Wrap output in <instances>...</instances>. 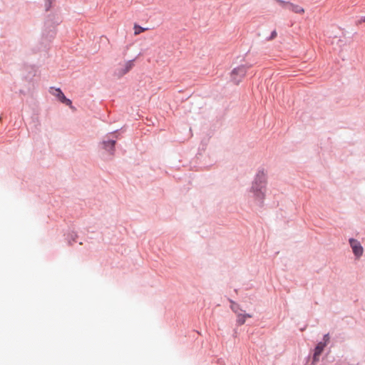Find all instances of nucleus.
<instances>
[{"mask_svg": "<svg viewBox=\"0 0 365 365\" xmlns=\"http://www.w3.org/2000/svg\"><path fill=\"white\" fill-rule=\"evenodd\" d=\"M104 144V148L107 150H113L114 146H115V140H108V141H105L103 143Z\"/></svg>", "mask_w": 365, "mask_h": 365, "instance_id": "9d476101", "label": "nucleus"}, {"mask_svg": "<svg viewBox=\"0 0 365 365\" xmlns=\"http://www.w3.org/2000/svg\"><path fill=\"white\" fill-rule=\"evenodd\" d=\"M133 29H134V35H135V36L139 35L142 32H144L145 31L148 30L147 28H143L138 24L134 25Z\"/></svg>", "mask_w": 365, "mask_h": 365, "instance_id": "1a4fd4ad", "label": "nucleus"}, {"mask_svg": "<svg viewBox=\"0 0 365 365\" xmlns=\"http://www.w3.org/2000/svg\"><path fill=\"white\" fill-rule=\"evenodd\" d=\"M324 342H326V345L327 344V343L329 342V334H325L324 336Z\"/></svg>", "mask_w": 365, "mask_h": 365, "instance_id": "9b49d317", "label": "nucleus"}, {"mask_svg": "<svg viewBox=\"0 0 365 365\" xmlns=\"http://www.w3.org/2000/svg\"><path fill=\"white\" fill-rule=\"evenodd\" d=\"M277 36V31H273L271 34L269 39H274Z\"/></svg>", "mask_w": 365, "mask_h": 365, "instance_id": "f8f14e48", "label": "nucleus"}, {"mask_svg": "<svg viewBox=\"0 0 365 365\" xmlns=\"http://www.w3.org/2000/svg\"><path fill=\"white\" fill-rule=\"evenodd\" d=\"M326 342H319L317 344V346L314 349V353L313 356V361L317 362L319 359V356L322 354L324 351V347L326 346Z\"/></svg>", "mask_w": 365, "mask_h": 365, "instance_id": "0eeeda50", "label": "nucleus"}, {"mask_svg": "<svg viewBox=\"0 0 365 365\" xmlns=\"http://www.w3.org/2000/svg\"><path fill=\"white\" fill-rule=\"evenodd\" d=\"M267 184L266 174L263 170H259L255 179L252 186V192L254 193L255 198L262 205L264 199V191Z\"/></svg>", "mask_w": 365, "mask_h": 365, "instance_id": "f257e3e1", "label": "nucleus"}, {"mask_svg": "<svg viewBox=\"0 0 365 365\" xmlns=\"http://www.w3.org/2000/svg\"><path fill=\"white\" fill-rule=\"evenodd\" d=\"M133 61H128L121 65L116 71V75L118 77H121L129 72L133 67Z\"/></svg>", "mask_w": 365, "mask_h": 365, "instance_id": "39448f33", "label": "nucleus"}, {"mask_svg": "<svg viewBox=\"0 0 365 365\" xmlns=\"http://www.w3.org/2000/svg\"><path fill=\"white\" fill-rule=\"evenodd\" d=\"M252 316L251 314H239L237 315V324L239 325H242L243 324H245V321H246V318H251Z\"/></svg>", "mask_w": 365, "mask_h": 365, "instance_id": "6e6552de", "label": "nucleus"}, {"mask_svg": "<svg viewBox=\"0 0 365 365\" xmlns=\"http://www.w3.org/2000/svg\"><path fill=\"white\" fill-rule=\"evenodd\" d=\"M232 309H233L235 312H236V311L235 310L234 307H232Z\"/></svg>", "mask_w": 365, "mask_h": 365, "instance_id": "ddd939ff", "label": "nucleus"}, {"mask_svg": "<svg viewBox=\"0 0 365 365\" xmlns=\"http://www.w3.org/2000/svg\"><path fill=\"white\" fill-rule=\"evenodd\" d=\"M50 93L56 97L59 101L66 104V106H71L72 102L70 99L67 98L60 88H50Z\"/></svg>", "mask_w": 365, "mask_h": 365, "instance_id": "20e7f679", "label": "nucleus"}, {"mask_svg": "<svg viewBox=\"0 0 365 365\" xmlns=\"http://www.w3.org/2000/svg\"><path fill=\"white\" fill-rule=\"evenodd\" d=\"M279 4L284 9H288L290 11L297 14H303L304 13V9L303 7L298 4H294L289 1H285L283 0H276Z\"/></svg>", "mask_w": 365, "mask_h": 365, "instance_id": "7ed1b4c3", "label": "nucleus"}, {"mask_svg": "<svg viewBox=\"0 0 365 365\" xmlns=\"http://www.w3.org/2000/svg\"><path fill=\"white\" fill-rule=\"evenodd\" d=\"M364 21H365V16H364Z\"/></svg>", "mask_w": 365, "mask_h": 365, "instance_id": "4468645a", "label": "nucleus"}, {"mask_svg": "<svg viewBox=\"0 0 365 365\" xmlns=\"http://www.w3.org/2000/svg\"><path fill=\"white\" fill-rule=\"evenodd\" d=\"M349 244L355 256L359 257L363 255L364 249L359 242L351 238L349 240Z\"/></svg>", "mask_w": 365, "mask_h": 365, "instance_id": "423d86ee", "label": "nucleus"}, {"mask_svg": "<svg viewBox=\"0 0 365 365\" xmlns=\"http://www.w3.org/2000/svg\"><path fill=\"white\" fill-rule=\"evenodd\" d=\"M250 67L251 65L247 66L242 65L234 68L231 73L232 81L235 84H238L245 76L247 69Z\"/></svg>", "mask_w": 365, "mask_h": 365, "instance_id": "f03ea898", "label": "nucleus"}]
</instances>
